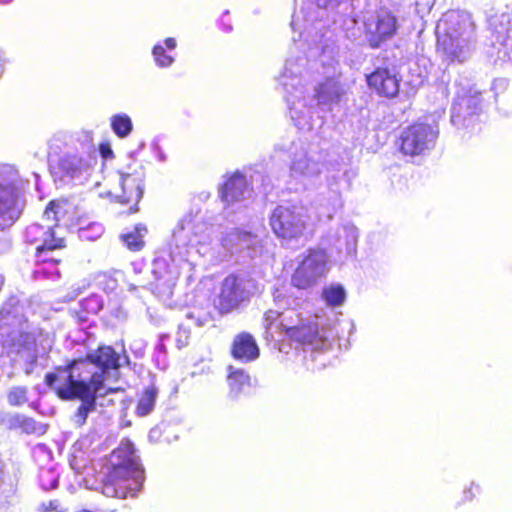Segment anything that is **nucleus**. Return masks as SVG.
Returning <instances> with one entry per match:
<instances>
[{"mask_svg": "<svg viewBox=\"0 0 512 512\" xmlns=\"http://www.w3.org/2000/svg\"><path fill=\"white\" fill-rule=\"evenodd\" d=\"M347 0H302L291 28L294 47L286 60L278 84L284 92L291 119L302 131L322 125L319 112L332 111L345 94L336 78L340 75V49L327 36L328 21L335 23V10Z\"/></svg>", "mask_w": 512, "mask_h": 512, "instance_id": "1", "label": "nucleus"}, {"mask_svg": "<svg viewBox=\"0 0 512 512\" xmlns=\"http://www.w3.org/2000/svg\"><path fill=\"white\" fill-rule=\"evenodd\" d=\"M120 356L111 346H100L85 358L72 360L47 373L45 383L63 400L80 399L81 404L73 422L82 426L90 412L95 410L96 398L107 390L105 381L120 367Z\"/></svg>", "mask_w": 512, "mask_h": 512, "instance_id": "2", "label": "nucleus"}, {"mask_svg": "<svg viewBox=\"0 0 512 512\" xmlns=\"http://www.w3.org/2000/svg\"><path fill=\"white\" fill-rule=\"evenodd\" d=\"M273 299L277 309H269L263 317L267 341L287 337L315 351L331 346L337 333L334 328L324 327L322 317L301 311L297 298L285 295L282 289H275Z\"/></svg>", "mask_w": 512, "mask_h": 512, "instance_id": "3", "label": "nucleus"}, {"mask_svg": "<svg viewBox=\"0 0 512 512\" xmlns=\"http://www.w3.org/2000/svg\"><path fill=\"white\" fill-rule=\"evenodd\" d=\"M50 149V172L54 180L62 184H84L98 163V153L90 131L76 133L57 156L54 155L53 145Z\"/></svg>", "mask_w": 512, "mask_h": 512, "instance_id": "4", "label": "nucleus"}, {"mask_svg": "<svg viewBox=\"0 0 512 512\" xmlns=\"http://www.w3.org/2000/svg\"><path fill=\"white\" fill-rule=\"evenodd\" d=\"M111 469L104 475L99 488L106 497L125 499L135 497L144 481V470L135 454L133 444L121 443L110 456Z\"/></svg>", "mask_w": 512, "mask_h": 512, "instance_id": "5", "label": "nucleus"}, {"mask_svg": "<svg viewBox=\"0 0 512 512\" xmlns=\"http://www.w3.org/2000/svg\"><path fill=\"white\" fill-rule=\"evenodd\" d=\"M216 222L208 224L200 215L199 209H192L185 214L173 230L170 242L173 259L179 258V261H188L192 264L195 256L206 255L209 252L215 226L222 225L218 219Z\"/></svg>", "mask_w": 512, "mask_h": 512, "instance_id": "6", "label": "nucleus"}, {"mask_svg": "<svg viewBox=\"0 0 512 512\" xmlns=\"http://www.w3.org/2000/svg\"><path fill=\"white\" fill-rule=\"evenodd\" d=\"M438 50L451 61L464 62L471 55L474 25L466 12H446L437 24Z\"/></svg>", "mask_w": 512, "mask_h": 512, "instance_id": "7", "label": "nucleus"}, {"mask_svg": "<svg viewBox=\"0 0 512 512\" xmlns=\"http://www.w3.org/2000/svg\"><path fill=\"white\" fill-rule=\"evenodd\" d=\"M316 221L302 205H279L270 216V226L274 234L286 246L299 244L310 239Z\"/></svg>", "mask_w": 512, "mask_h": 512, "instance_id": "8", "label": "nucleus"}, {"mask_svg": "<svg viewBox=\"0 0 512 512\" xmlns=\"http://www.w3.org/2000/svg\"><path fill=\"white\" fill-rule=\"evenodd\" d=\"M24 180L18 169L0 164V232L12 227L25 208Z\"/></svg>", "mask_w": 512, "mask_h": 512, "instance_id": "9", "label": "nucleus"}, {"mask_svg": "<svg viewBox=\"0 0 512 512\" xmlns=\"http://www.w3.org/2000/svg\"><path fill=\"white\" fill-rule=\"evenodd\" d=\"M64 206L65 204L60 201H51L44 211L43 218L46 221L54 222V224L41 225L34 223L25 230V240L27 243L36 246V258L40 261L49 263L46 254L65 246L64 238L58 236L55 230L57 223L62 220L66 213ZM50 264L53 265V261Z\"/></svg>", "mask_w": 512, "mask_h": 512, "instance_id": "10", "label": "nucleus"}, {"mask_svg": "<svg viewBox=\"0 0 512 512\" xmlns=\"http://www.w3.org/2000/svg\"><path fill=\"white\" fill-rule=\"evenodd\" d=\"M326 171V186L318 192L314 203L319 216L330 220L343 207L342 192L350 188L356 174L340 163L330 164Z\"/></svg>", "mask_w": 512, "mask_h": 512, "instance_id": "11", "label": "nucleus"}, {"mask_svg": "<svg viewBox=\"0 0 512 512\" xmlns=\"http://www.w3.org/2000/svg\"><path fill=\"white\" fill-rule=\"evenodd\" d=\"M402 23L396 10L382 6L364 16L363 37L371 49H379L398 34Z\"/></svg>", "mask_w": 512, "mask_h": 512, "instance_id": "12", "label": "nucleus"}, {"mask_svg": "<svg viewBox=\"0 0 512 512\" xmlns=\"http://www.w3.org/2000/svg\"><path fill=\"white\" fill-rule=\"evenodd\" d=\"M275 149L289 153L290 176L304 184L313 182L325 168L321 153L311 149L301 141H293L288 147L277 144Z\"/></svg>", "mask_w": 512, "mask_h": 512, "instance_id": "13", "label": "nucleus"}, {"mask_svg": "<svg viewBox=\"0 0 512 512\" xmlns=\"http://www.w3.org/2000/svg\"><path fill=\"white\" fill-rule=\"evenodd\" d=\"M438 134L437 126L416 123L401 131L397 144L401 153L406 156L425 155L434 148Z\"/></svg>", "mask_w": 512, "mask_h": 512, "instance_id": "14", "label": "nucleus"}, {"mask_svg": "<svg viewBox=\"0 0 512 512\" xmlns=\"http://www.w3.org/2000/svg\"><path fill=\"white\" fill-rule=\"evenodd\" d=\"M328 260L324 249H309L292 275V285L298 289L316 285L328 272Z\"/></svg>", "mask_w": 512, "mask_h": 512, "instance_id": "15", "label": "nucleus"}, {"mask_svg": "<svg viewBox=\"0 0 512 512\" xmlns=\"http://www.w3.org/2000/svg\"><path fill=\"white\" fill-rule=\"evenodd\" d=\"M251 193L252 189L242 173L236 171L229 175L219 188V196L224 204V215L228 217L236 208L245 207Z\"/></svg>", "mask_w": 512, "mask_h": 512, "instance_id": "16", "label": "nucleus"}, {"mask_svg": "<svg viewBox=\"0 0 512 512\" xmlns=\"http://www.w3.org/2000/svg\"><path fill=\"white\" fill-rule=\"evenodd\" d=\"M119 174L121 193L117 198L121 203L137 205L142 199L145 187V169L142 165L130 163Z\"/></svg>", "mask_w": 512, "mask_h": 512, "instance_id": "17", "label": "nucleus"}, {"mask_svg": "<svg viewBox=\"0 0 512 512\" xmlns=\"http://www.w3.org/2000/svg\"><path fill=\"white\" fill-rule=\"evenodd\" d=\"M253 288L252 280L233 274L227 276L221 284L218 301L220 311L228 313L237 308L250 297Z\"/></svg>", "mask_w": 512, "mask_h": 512, "instance_id": "18", "label": "nucleus"}, {"mask_svg": "<svg viewBox=\"0 0 512 512\" xmlns=\"http://www.w3.org/2000/svg\"><path fill=\"white\" fill-rule=\"evenodd\" d=\"M480 109L478 95L457 92L451 107V122L458 129L466 128L474 131Z\"/></svg>", "mask_w": 512, "mask_h": 512, "instance_id": "19", "label": "nucleus"}, {"mask_svg": "<svg viewBox=\"0 0 512 512\" xmlns=\"http://www.w3.org/2000/svg\"><path fill=\"white\" fill-rule=\"evenodd\" d=\"M357 240V228L353 224L346 223L330 230L323 238L322 244L338 254L352 255L356 250Z\"/></svg>", "mask_w": 512, "mask_h": 512, "instance_id": "20", "label": "nucleus"}, {"mask_svg": "<svg viewBox=\"0 0 512 512\" xmlns=\"http://www.w3.org/2000/svg\"><path fill=\"white\" fill-rule=\"evenodd\" d=\"M183 263H188V261H179V258L173 259L171 252L169 253V260L163 257L155 259L152 272L157 281L156 288L163 293L171 294Z\"/></svg>", "mask_w": 512, "mask_h": 512, "instance_id": "21", "label": "nucleus"}, {"mask_svg": "<svg viewBox=\"0 0 512 512\" xmlns=\"http://www.w3.org/2000/svg\"><path fill=\"white\" fill-rule=\"evenodd\" d=\"M258 244L259 239L255 234L238 228H233L221 238L222 247L230 254L247 250V255L251 258L257 253Z\"/></svg>", "mask_w": 512, "mask_h": 512, "instance_id": "22", "label": "nucleus"}, {"mask_svg": "<svg viewBox=\"0 0 512 512\" xmlns=\"http://www.w3.org/2000/svg\"><path fill=\"white\" fill-rule=\"evenodd\" d=\"M33 342L29 338H25L23 334L17 344L13 345L11 350V362L14 368H21L26 375H30L40 358L37 349L32 345Z\"/></svg>", "mask_w": 512, "mask_h": 512, "instance_id": "23", "label": "nucleus"}, {"mask_svg": "<svg viewBox=\"0 0 512 512\" xmlns=\"http://www.w3.org/2000/svg\"><path fill=\"white\" fill-rule=\"evenodd\" d=\"M367 83L376 93L388 98L396 96L399 92V79L394 69H376L367 76Z\"/></svg>", "mask_w": 512, "mask_h": 512, "instance_id": "24", "label": "nucleus"}, {"mask_svg": "<svg viewBox=\"0 0 512 512\" xmlns=\"http://www.w3.org/2000/svg\"><path fill=\"white\" fill-rule=\"evenodd\" d=\"M231 353L234 359L246 363L259 357V348L252 335L241 333L234 338Z\"/></svg>", "mask_w": 512, "mask_h": 512, "instance_id": "25", "label": "nucleus"}, {"mask_svg": "<svg viewBox=\"0 0 512 512\" xmlns=\"http://www.w3.org/2000/svg\"><path fill=\"white\" fill-rule=\"evenodd\" d=\"M227 382L229 385L228 398L236 401L250 388L251 378L249 374L240 368L228 367Z\"/></svg>", "mask_w": 512, "mask_h": 512, "instance_id": "26", "label": "nucleus"}, {"mask_svg": "<svg viewBox=\"0 0 512 512\" xmlns=\"http://www.w3.org/2000/svg\"><path fill=\"white\" fill-rule=\"evenodd\" d=\"M176 47L177 41L173 37H168L163 42L155 44L151 51L155 65L161 69L171 67L175 62V57L168 51H173Z\"/></svg>", "mask_w": 512, "mask_h": 512, "instance_id": "27", "label": "nucleus"}, {"mask_svg": "<svg viewBox=\"0 0 512 512\" xmlns=\"http://www.w3.org/2000/svg\"><path fill=\"white\" fill-rule=\"evenodd\" d=\"M508 88L509 81L505 78H497L492 83L495 104L504 115L512 110V91H508Z\"/></svg>", "mask_w": 512, "mask_h": 512, "instance_id": "28", "label": "nucleus"}, {"mask_svg": "<svg viewBox=\"0 0 512 512\" xmlns=\"http://www.w3.org/2000/svg\"><path fill=\"white\" fill-rule=\"evenodd\" d=\"M46 257L48 258L49 262L53 261V265L40 261L38 258H36L37 265L33 271V278L35 280H58L60 278V271L58 270L57 265L59 264L60 260L56 259L54 256H50V253L46 254Z\"/></svg>", "mask_w": 512, "mask_h": 512, "instance_id": "29", "label": "nucleus"}, {"mask_svg": "<svg viewBox=\"0 0 512 512\" xmlns=\"http://www.w3.org/2000/svg\"><path fill=\"white\" fill-rule=\"evenodd\" d=\"M157 396L158 389L156 387L150 386L145 388L138 399L135 408L136 415L139 417H145L149 415L155 407Z\"/></svg>", "mask_w": 512, "mask_h": 512, "instance_id": "30", "label": "nucleus"}, {"mask_svg": "<svg viewBox=\"0 0 512 512\" xmlns=\"http://www.w3.org/2000/svg\"><path fill=\"white\" fill-rule=\"evenodd\" d=\"M147 233V228L142 224H137L132 231L121 235L123 243L131 251H139L144 245L143 238Z\"/></svg>", "mask_w": 512, "mask_h": 512, "instance_id": "31", "label": "nucleus"}, {"mask_svg": "<svg viewBox=\"0 0 512 512\" xmlns=\"http://www.w3.org/2000/svg\"><path fill=\"white\" fill-rule=\"evenodd\" d=\"M23 335L33 342L32 345L37 349L40 358L45 357L53 347L54 336L48 332L39 331L36 336L30 333Z\"/></svg>", "mask_w": 512, "mask_h": 512, "instance_id": "32", "label": "nucleus"}, {"mask_svg": "<svg viewBox=\"0 0 512 512\" xmlns=\"http://www.w3.org/2000/svg\"><path fill=\"white\" fill-rule=\"evenodd\" d=\"M110 126L119 138H126L133 130L132 120L126 113L114 114L110 118Z\"/></svg>", "mask_w": 512, "mask_h": 512, "instance_id": "33", "label": "nucleus"}, {"mask_svg": "<svg viewBox=\"0 0 512 512\" xmlns=\"http://www.w3.org/2000/svg\"><path fill=\"white\" fill-rule=\"evenodd\" d=\"M322 297L329 306H340L345 301L346 292L341 285L333 284L323 289Z\"/></svg>", "mask_w": 512, "mask_h": 512, "instance_id": "34", "label": "nucleus"}, {"mask_svg": "<svg viewBox=\"0 0 512 512\" xmlns=\"http://www.w3.org/2000/svg\"><path fill=\"white\" fill-rule=\"evenodd\" d=\"M496 41L504 49V54L512 58V21L508 22L506 29L496 30Z\"/></svg>", "mask_w": 512, "mask_h": 512, "instance_id": "35", "label": "nucleus"}, {"mask_svg": "<svg viewBox=\"0 0 512 512\" xmlns=\"http://www.w3.org/2000/svg\"><path fill=\"white\" fill-rule=\"evenodd\" d=\"M81 311L86 314H97L102 310L104 301L100 295L92 294L84 298L80 303Z\"/></svg>", "mask_w": 512, "mask_h": 512, "instance_id": "36", "label": "nucleus"}, {"mask_svg": "<svg viewBox=\"0 0 512 512\" xmlns=\"http://www.w3.org/2000/svg\"><path fill=\"white\" fill-rule=\"evenodd\" d=\"M104 232L102 224L91 222L87 226L80 227L78 235L81 240L94 241L98 239Z\"/></svg>", "mask_w": 512, "mask_h": 512, "instance_id": "37", "label": "nucleus"}, {"mask_svg": "<svg viewBox=\"0 0 512 512\" xmlns=\"http://www.w3.org/2000/svg\"><path fill=\"white\" fill-rule=\"evenodd\" d=\"M59 474L50 468L41 469L39 474L40 486L43 490L54 489L58 486Z\"/></svg>", "mask_w": 512, "mask_h": 512, "instance_id": "38", "label": "nucleus"}, {"mask_svg": "<svg viewBox=\"0 0 512 512\" xmlns=\"http://www.w3.org/2000/svg\"><path fill=\"white\" fill-rule=\"evenodd\" d=\"M14 489L9 483H5L3 479V472L0 469V512H6L10 503V498L13 496Z\"/></svg>", "mask_w": 512, "mask_h": 512, "instance_id": "39", "label": "nucleus"}, {"mask_svg": "<svg viewBox=\"0 0 512 512\" xmlns=\"http://www.w3.org/2000/svg\"><path fill=\"white\" fill-rule=\"evenodd\" d=\"M28 390L24 386L12 387L7 395L8 403L12 406H20L28 401Z\"/></svg>", "mask_w": 512, "mask_h": 512, "instance_id": "40", "label": "nucleus"}, {"mask_svg": "<svg viewBox=\"0 0 512 512\" xmlns=\"http://www.w3.org/2000/svg\"><path fill=\"white\" fill-rule=\"evenodd\" d=\"M97 286L106 293H112L118 287V279L108 273H101L97 277Z\"/></svg>", "mask_w": 512, "mask_h": 512, "instance_id": "41", "label": "nucleus"}, {"mask_svg": "<svg viewBox=\"0 0 512 512\" xmlns=\"http://www.w3.org/2000/svg\"><path fill=\"white\" fill-rule=\"evenodd\" d=\"M190 339V325L181 323L176 334V344L179 349L188 345Z\"/></svg>", "mask_w": 512, "mask_h": 512, "instance_id": "42", "label": "nucleus"}, {"mask_svg": "<svg viewBox=\"0 0 512 512\" xmlns=\"http://www.w3.org/2000/svg\"><path fill=\"white\" fill-rule=\"evenodd\" d=\"M187 321L193 322L195 326L202 327L210 321V316L206 312L189 311L186 313Z\"/></svg>", "mask_w": 512, "mask_h": 512, "instance_id": "43", "label": "nucleus"}, {"mask_svg": "<svg viewBox=\"0 0 512 512\" xmlns=\"http://www.w3.org/2000/svg\"><path fill=\"white\" fill-rule=\"evenodd\" d=\"M39 424L32 418L24 417L22 420L21 430L27 434L36 433L38 431Z\"/></svg>", "mask_w": 512, "mask_h": 512, "instance_id": "44", "label": "nucleus"}, {"mask_svg": "<svg viewBox=\"0 0 512 512\" xmlns=\"http://www.w3.org/2000/svg\"><path fill=\"white\" fill-rule=\"evenodd\" d=\"M480 487L474 482L471 483L470 487L466 488L463 492V501H471L475 497L476 493H479Z\"/></svg>", "mask_w": 512, "mask_h": 512, "instance_id": "45", "label": "nucleus"}, {"mask_svg": "<svg viewBox=\"0 0 512 512\" xmlns=\"http://www.w3.org/2000/svg\"><path fill=\"white\" fill-rule=\"evenodd\" d=\"M97 153L100 154L103 159H109L113 156V150L109 143H101Z\"/></svg>", "mask_w": 512, "mask_h": 512, "instance_id": "46", "label": "nucleus"}, {"mask_svg": "<svg viewBox=\"0 0 512 512\" xmlns=\"http://www.w3.org/2000/svg\"><path fill=\"white\" fill-rule=\"evenodd\" d=\"M152 151H153V154L157 158L158 161H160V162H165L166 161L167 156H166L165 152L163 151V149L161 148V146L159 145L158 142L154 141L152 143Z\"/></svg>", "mask_w": 512, "mask_h": 512, "instance_id": "47", "label": "nucleus"}, {"mask_svg": "<svg viewBox=\"0 0 512 512\" xmlns=\"http://www.w3.org/2000/svg\"><path fill=\"white\" fill-rule=\"evenodd\" d=\"M169 338L167 334H161L158 339V343L156 345V353L157 357H159L161 354H166V346L165 341Z\"/></svg>", "mask_w": 512, "mask_h": 512, "instance_id": "48", "label": "nucleus"}, {"mask_svg": "<svg viewBox=\"0 0 512 512\" xmlns=\"http://www.w3.org/2000/svg\"><path fill=\"white\" fill-rule=\"evenodd\" d=\"M24 415L16 414L9 418L8 425L11 429H21L22 427V420L24 419Z\"/></svg>", "mask_w": 512, "mask_h": 512, "instance_id": "49", "label": "nucleus"}, {"mask_svg": "<svg viewBox=\"0 0 512 512\" xmlns=\"http://www.w3.org/2000/svg\"><path fill=\"white\" fill-rule=\"evenodd\" d=\"M11 249V241L6 235L0 236V255L7 253Z\"/></svg>", "mask_w": 512, "mask_h": 512, "instance_id": "50", "label": "nucleus"}, {"mask_svg": "<svg viewBox=\"0 0 512 512\" xmlns=\"http://www.w3.org/2000/svg\"><path fill=\"white\" fill-rule=\"evenodd\" d=\"M82 293V289L77 287H72L71 291L65 296L64 301L69 302L74 300L78 295Z\"/></svg>", "mask_w": 512, "mask_h": 512, "instance_id": "51", "label": "nucleus"}, {"mask_svg": "<svg viewBox=\"0 0 512 512\" xmlns=\"http://www.w3.org/2000/svg\"><path fill=\"white\" fill-rule=\"evenodd\" d=\"M59 502L57 500L50 501L48 507L45 508V512H61L58 510Z\"/></svg>", "mask_w": 512, "mask_h": 512, "instance_id": "52", "label": "nucleus"}, {"mask_svg": "<svg viewBox=\"0 0 512 512\" xmlns=\"http://www.w3.org/2000/svg\"><path fill=\"white\" fill-rule=\"evenodd\" d=\"M144 147H145V142H143V141H142V142H140V143H139V145H138V148H137V149H135V150H133V151L129 152V154H128L129 158H130L131 160H135V158H136L137 154H138L142 149H144Z\"/></svg>", "mask_w": 512, "mask_h": 512, "instance_id": "53", "label": "nucleus"}, {"mask_svg": "<svg viewBox=\"0 0 512 512\" xmlns=\"http://www.w3.org/2000/svg\"><path fill=\"white\" fill-rule=\"evenodd\" d=\"M160 436V431L157 428H153L150 430L148 434V438L150 441L156 442Z\"/></svg>", "mask_w": 512, "mask_h": 512, "instance_id": "54", "label": "nucleus"}, {"mask_svg": "<svg viewBox=\"0 0 512 512\" xmlns=\"http://www.w3.org/2000/svg\"><path fill=\"white\" fill-rule=\"evenodd\" d=\"M228 14H229V11H225L223 16H222V20H221L222 30L225 31V32H231L232 31V26L230 24L224 23V17H225V15H228Z\"/></svg>", "mask_w": 512, "mask_h": 512, "instance_id": "55", "label": "nucleus"}, {"mask_svg": "<svg viewBox=\"0 0 512 512\" xmlns=\"http://www.w3.org/2000/svg\"><path fill=\"white\" fill-rule=\"evenodd\" d=\"M241 209H242V208H240V210H241ZM237 211H239V209H237V208H236V209H235V211H234V212H232V213L230 214V216H228V217H227V216H225V215H224V212H223V213H222L221 218H222V219H224V218H225V219H229V218L231 217V219H230L229 221H230V222H235V217L233 216V214H235ZM236 220H239V217H236Z\"/></svg>", "mask_w": 512, "mask_h": 512, "instance_id": "56", "label": "nucleus"}, {"mask_svg": "<svg viewBox=\"0 0 512 512\" xmlns=\"http://www.w3.org/2000/svg\"><path fill=\"white\" fill-rule=\"evenodd\" d=\"M4 69H5V60L2 57V55L0 54V78L2 77V75L4 73Z\"/></svg>", "mask_w": 512, "mask_h": 512, "instance_id": "57", "label": "nucleus"}, {"mask_svg": "<svg viewBox=\"0 0 512 512\" xmlns=\"http://www.w3.org/2000/svg\"><path fill=\"white\" fill-rule=\"evenodd\" d=\"M10 2H12V0H0V4H3V5L8 4Z\"/></svg>", "mask_w": 512, "mask_h": 512, "instance_id": "58", "label": "nucleus"}, {"mask_svg": "<svg viewBox=\"0 0 512 512\" xmlns=\"http://www.w3.org/2000/svg\"><path fill=\"white\" fill-rule=\"evenodd\" d=\"M6 313V309L5 308H2L1 311H0V316L1 317H4V314Z\"/></svg>", "mask_w": 512, "mask_h": 512, "instance_id": "59", "label": "nucleus"}]
</instances>
